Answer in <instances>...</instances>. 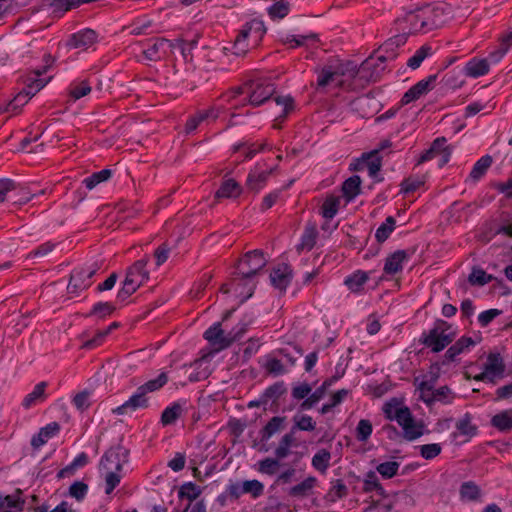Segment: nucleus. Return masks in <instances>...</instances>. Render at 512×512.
Instances as JSON below:
<instances>
[{"label": "nucleus", "mask_w": 512, "mask_h": 512, "mask_svg": "<svg viewBox=\"0 0 512 512\" xmlns=\"http://www.w3.org/2000/svg\"><path fill=\"white\" fill-rule=\"evenodd\" d=\"M91 92V87L86 81L81 82L79 85H76L71 88L70 95L75 100L80 99L83 96L88 95Z\"/></svg>", "instance_id": "obj_64"}, {"label": "nucleus", "mask_w": 512, "mask_h": 512, "mask_svg": "<svg viewBox=\"0 0 512 512\" xmlns=\"http://www.w3.org/2000/svg\"><path fill=\"white\" fill-rule=\"evenodd\" d=\"M47 386L46 382L38 383L34 390L29 393L23 400V406L28 408L30 407L36 400L43 399L45 397V388Z\"/></svg>", "instance_id": "obj_38"}, {"label": "nucleus", "mask_w": 512, "mask_h": 512, "mask_svg": "<svg viewBox=\"0 0 512 512\" xmlns=\"http://www.w3.org/2000/svg\"><path fill=\"white\" fill-rule=\"evenodd\" d=\"M89 396L90 393L86 390L77 393L73 398V403L76 406L77 409L84 411L90 406L89 403Z\"/></svg>", "instance_id": "obj_63"}, {"label": "nucleus", "mask_w": 512, "mask_h": 512, "mask_svg": "<svg viewBox=\"0 0 512 512\" xmlns=\"http://www.w3.org/2000/svg\"><path fill=\"white\" fill-rule=\"evenodd\" d=\"M330 457H331L330 453L327 450L322 449L313 456L312 465L317 470L323 472L327 469V467L329 465Z\"/></svg>", "instance_id": "obj_45"}, {"label": "nucleus", "mask_w": 512, "mask_h": 512, "mask_svg": "<svg viewBox=\"0 0 512 512\" xmlns=\"http://www.w3.org/2000/svg\"><path fill=\"white\" fill-rule=\"evenodd\" d=\"M280 465L278 458H265L259 462V471L268 475L276 473L277 468Z\"/></svg>", "instance_id": "obj_49"}, {"label": "nucleus", "mask_w": 512, "mask_h": 512, "mask_svg": "<svg viewBox=\"0 0 512 512\" xmlns=\"http://www.w3.org/2000/svg\"><path fill=\"white\" fill-rule=\"evenodd\" d=\"M295 428H291L279 441L278 447L275 449V456L279 460L286 458L290 454V448L296 446V438L294 436Z\"/></svg>", "instance_id": "obj_18"}, {"label": "nucleus", "mask_w": 512, "mask_h": 512, "mask_svg": "<svg viewBox=\"0 0 512 512\" xmlns=\"http://www.w3.org/2000/svg\"><path fill=\"white\" fill-rule=\"evenodd\" d=\"M436 75L429 76L426 80H421L412 86L403 96L402 103L408 104L412 101L419 99L421 96L427 94L433 89V84L436 80Z\"/></svg>", "instance_id": "obj_11"}, {"label": "nucleus", "mask_w": 512, "mask_h": 512, "mask_svg": "<svg viewBox=\"0 0 512 512\" xmlns=\"http://www.w3.org/2000/svg\"><path fill=\"white\" fill-rule=\"evenodd\" d=\"M148 262L149 258L146 257L134 262L127 269L126 276L123 281V286L117 294V298L119 300H126L128 297L134 294L141 285L149 280V271L146 269Z\"/></svg>", "instance_id": "obj_2"}, {"label": "nucleus", "mask_w": 512, "mask_h": 512, "mask_svg": "<svg viewBox=\"0 0 512 512\" xmlns=\"http://www.w3.org/2000/svg\"><path fill=\"white\" fill-rule=\"evenodd\" d=\"M315 72L318 74V88H325L337 80V87L343 90H353L355 88L353 80L368 82L376 80L379 76L378 71L371 63V57L364 60L360 66L352 61H332L317 68Z\"/></svg>", "instance_id": "obj_1"}, {"label": "nucleus", "mask_w": 512, "mask_h": 512, "mask_svg": "<svg viewBox=\"0 0 512 512\" xmlns=\"http://www.w3.org/2000/svg\"><path fill=\"white\" fill-rule=\"evenodd\" d=\"M285 417L275 416L272 417L269 422L263 427L260 431L261 440L267 441L270 439L275 433L279 432L284 428Z\"/></svg>", "instance_id": "obj_21"}, {"label": "nucleus", "mask_w": 512, "mask_h": 512, "mask_svg": "<svg viewBox=\"0 0 512 512\" xmlns=\"http://www.w3.org/2000/svg\"><path fill=\"white\" fill-rule=\"evenodd\" d=\"M464 71L467 76L477 78L488 73L489 64L486 59H472L466 64Z\"/></svg>", "instance_id": "obj_20"}, {"label": "nucleus", "mask_w": 512, "mask_h": 512, "mask_svg": "<svg viewBox=\"0 0 512 512\" xmlns=\"http://www.w3.org/2000/svg\"><path fill=\"white\" fill-rule=\"evenodd\" d=\"M290 11V3L286 0H279L268 8V15L271 19H283Z\"/></svg>", "instance_id": "obj_30"}, {"label": "nucleus", "mask_w": 512, "mask_h": 512, "mask_svg": "<svg viewBox=\"0 0 512 512\" xmlns=\"http://www.w3.org/2000/svg\"><path fill=\"white\" fill-rule=\"evenodd\" d=\"M274 168L269 171H251L248 174L246 186L249 190L258 192L266 183L268 176L273 172Z\"/></svg>", "instance_id": "obj_17"}, {"label": "nucleus", "mask_w": 512, "mask_h": 512, "mask_svg": "<svg viewBox=\"0 0 512 512\" xmlns=\"http://www.w3.org/2000/svg\"><path fill=\"white\" fill-rule=\"evenodd\" d=\"M395 219L392 216L386 218L385 223H383L376 231L375 237L378 242L382 243L387 240L391 232L395 227Z\"/></svg>", "instance_id": "obj_37"}, {"label": "nucleus", "mask_w": 512, "mask_h": 512, "mask_svg": "<svg viewBox=\"0 0 512 512\" xmlns=\"http://www.w3.org/2000/svg\"><path fill=\"white\" fill-rule=\"evenodd\" d=\"M44 88L43 82H38L29 89H23L19 92L5 107L4 111H16L21 106L25 105L29 98L33 97L37 92Z\"/></svg>", "instance_id": "obj_12"}, {"label": "nucleus", "mask_w": 512, "mask_h": 512, "mask_svg": "<svg viewBox=\"0 0 512 512\" xmlns=\"http://www.w3.org/2000/svg\"><path fill=\"white\" fill-rule=\"evenodd\" d=\"M491 424L502 432L512 430V409L494 415L491 419Z\"/></svg>", "instance_id": "obj_22"}, {"label": "nucleus", "mask_w": 512, "mask_h": 512, "mask_svg": "<svg viewBox=\"0 0 512 512\" xmlns=\"http://www.w3.org/2000/svg\"><path fill=\"white\" fill-rule=\"evenodd\" d=\"M484 370L487 371L493 378L496 376H503L505 365L499 353H490L488 355Z\"/></svg>", "instance_id": "obj_19"}, {"label": "nucleus", "mask_w": 512, "mask_h": 512, "mask_svg": "<svg viewBox=\"0 0 512 512\" xmlns=\"http://www.w3.org/2000/svg\"><path fill=\"white\" fill-rule=\"evenodd\" d=\"M347 495V487L343 483L342 480H336L331 489L329 490L326 498L331 501L335 502L338 499H341Z\"/></svg>", "instance_id": "obj_40"}, {"label": "nucleus", "mask_w": 512, "mask_h": 512, "mask_svg": "<svg viewBox=\"0 0 512 512\" xmlns=\"http://www.w3.org/2000/svg\"><path fill=\"white\" fill-rule=\"evenodd\" d=\"M271 283L277 289L284 291L292 279V270L287 264L279 265L270 274Z\"/></svg>", "instance_id": "obj_13"}, {"label": "nucleus", "mask_w": 512, "mask_h": 512, "mask_svg": "<svg viewBox=\"0 0 512 512\" xmlns=\"http://www.w3.org/2000/svg\"><path fill=\"white\" fill-rule=\"evenodd\" d=\"M149 406L148 397L137 388L136 392L122 405L114 408L112 412L117 415H125L135 412L140 408H147Z\"/></svg>", "instance_id": "obj_8"}, {"label": "nucleus", "mask_w": 512, "mask_h": 512, "mask_svg": "<svg viewBox=\"0 0 512 512\" xmlns=\"http://www.w3.org/2000/svg\"><path fill=\"white\" fill-rule=\"evenodd\" d=\"M368 280V276L364 272H356L350 277L346 278L345 285L353 291L357 292L360 290V288L363 286V284Z\"/></svg>", "instance_id": "obj_39"}, {"label": "nucleus", "mask_w": 512, "mask_h": 512, "mask_svg": "<svg viewBox=\"0 0 512 512\" xmlns=\"http://www.w3.org/2000/svg\"><path fill=\"white\" fill-rule=\"evenodd\" d=\"M325 386H320L312 394H309L306 399L301 403L300 408L302 410H308L312 408L317 402H319L325 395Z\"/></svg>", "instance_id": "obj_44"}, {"label": "nucleus", "mask_w": 512, "mask_h": 512, "mask_svg": "<svg viewBox=\"0 0 512 512\" xmlns=\"http://www.w3.org/2000/svg\"><path fill=\"white\" fill-rule=\"evenodd\" d=\"M433 13L434 10L428 7L418 8L415 11L409 12L406 16V21L411 25L410 32L414 33L422 29H432L435 26V22L431 18Z\"/></svg>", "instance_id": "obj_5"}, {"label": "nucleus", "mask_w": 512, "mask_h": 512, "mask_svg": "<svg viewBox=\"0 0 512 512\" xmlns=\"http://www.w3.org/2000/svg\"><path fill=\"white\" fill-rule=\"evenodd\" d=\"M165 42H169V40L166 38H157L156 42L150 48L143 51L144 57L149 61L160 60L159 50Z\"/></svg>", "instance_id": "obj_47"}, {"label": "nucleus", "mask_w": 512, "mask_h": 512, "mask_svg": "<svg viewBox=\"0 0 512 512\" xmlns=\"http://www.w3.org/2000/svg\"><path fill=\"white\" fill-rule=\"evenodd\" d=\"M201 492L202 490L199 486L192 482H188L181 486L179 490V497L193 501L201 494Z\"/></svg>", "instance_id": "obj_42"}, {"label": "nucleus", "mask_w": 512, "mask_h": 512, "mask_svg": "<svg viewBox=\"0 0 512 512\" xmlns=\"http://www.w3.org/2000/svg\"><path fill=\"white\" fill-rule=\"evenodd\" d=\"M287 391L284 382H277L272 386L268 387L265 392L262 394L264 396V400L267 402L269 400H277L280 396L285 394Z\"/></svg>", "instance_id": "obj_43"}, {"label": "nucleus", "mask_w": 512, "mask_h": 512, "mask_svg": "<svg viewBox=\"0 0 512 512\" xmlns=\"http://www.w3.org/2000/svg\"><path fill=\"white\" fill-rule=\"evenodd\" d=\"M119 472L120 471H105L106 494H110L120 483L121 476L119 475Z\"/></svg>", "instance_id": "obj_58"}, {"label": "nucleus", "mask_w": 512, "mask_h": 512, "mask_svg": "<svg viewBox=\"0 0 512 512\" xmlns=\"http://www.w3.org/2000/svg\"><path fill=\"white\" fill-rule=\"evenodd\" d=\"M126 457V452H121L120 448L109 449L105 452L100 461V470L121 471L124 463L127 462Z\"/></svg>", "instance_id": "obj_7"}, {"label": "nucleus", "mask_w": 512, "mask_h": 512, "mask_svg": "<svg viewBox=\"0 0 512 512\" xmlns=\"http://www.w3.org/2000/svg\"><path fill=\"white\" fill-rule=\"evenodd\" d=\"M241 193L239 184L234 179H229L223 182L217 190L216 198H232L237 197Z\"/></svg>", "instance_id": "obj_23"}, {"label": "nucleus", "mask_w": 512, "mask_h": 512, "mask_svg": "<svg viewBox=\"0 0 512 512\" xmlns=\"http://www.w3.org/2000/svg\"><path fill=\"white\" fill-rule=\"evenodd\" d=\"M406 42V36L404 35H396L390 39H388L382 46L379 47V50H383L385 54L394 55L396 48L400 47Z\"/></svg>", "instance_id": "obj_41"}, {"label": "nucleus", "mask_w": 512, "mask_h": 512, "mask_svg": "<svg viewBox=\"0 0 512 512\" xmlns=\"http://www.w3.org/2000/svg\"><path fill=\"white\" fill-rule=\"evenodd\" d=\"M316 483L315 477H308L301 483L293 486L289 490V495L293 497H306L311 494V491Z\"/></svg>", "instance_id": "obj_24"}, {"label": "nucleus", "mask_w": 512, "mask_h": 512, "mask_svg": "<svg viewBox=\"0 0 512 512\" xmlns=\"http://www.w3.org/2000/svg\"><path fill=\"white\" fill-rule=\"evenodd\" d=\"M88 492V485L82 481H75L69 487V495L75 498L77 501H81L85 498Z\"/></svg>", "instance_id": "obj_50"}, {"label": "nucleus", "mask_w": 512, "mask_h": 512, "mask_svg": "<svg viewBox=\"0 0 512 512\" xmlns=\"http://www.w3.org/2000/svg\"><path fill=\"white\" fill-rule=\"evenodd\" d=\"M340 205V198L336 196H329L326 198L322 205V216L326 219L333 218L337 212Z\"/></svg>", "instance_id": "obj_33"}, {"label": "nucleus", "mask_w": 512, "mask_h": 512, "mask_svg": "<svg viewBox=\"0 0 512 512\" xmlns=\"http://www.w3.org/2000/svg\"><path fill=\"white\" fill-rule=\"evenodd\" d=\"M182 407L178 403H174L171 407H167L161 415V423L163 425L173 424L182 414Z\"/></svg>", "instance_id": "obj_32"}, {"label": "nucleus", "mask_w": 512, "mask_h": 512, "mask_svg": "<svg viewBox=\"0 0 512 512\" xmlns=\"http://www.w3.org/2000/svg\"><path fill=\"white\" fill-rule=\"evenodd\" d=\"M460 495L465 500L475 501L480 497V488L474 482H464L460 487Z\"/></svg>", "instance_id": "obj_36"}, {"label": "nucleus", "mask_w": 512, "mask_h": 512, "mask_svg": "<svg viewBox=\"0 0 512 512\" xmlns=\"http://www.w3.org/2000/svg\"><path fill=\"white\" fill-rule=\"evenodd\" d=\"M317 229L314 225L308 224L303 233L300 244L297 246V250L300 252L304 249L311 250L317 238Z\"/></svg>", "instance_id": "obj_26"}, {"label": "nucleus", "mask_w": 512, "mask_h": 512, "mask_svg": "<svg viewBox=\"0 0 512 512\" xmlns=\"http://www.w3.org/2000/svg\"><path fill=\"white\" fill-rule=\"evenodd\" d=\"M112 175V171L110 169H104L99 172L93 173L90 177L84 179L83 183L86 188L92 190L101 182L107 181Z\"/></svg>", "instance_id": "obj_34"}, {"label": "nucleus", "mask_w": 512, "mask_h": 512, "mask_svg": "<svg viewBox=\"0 0 512 512\" xmlns=\"http://www.w3.org/2000/svg\"><path fill=\"white\" fill-rule=\"evenodd\" d=\"M204 338L210 344L218 346V349L228 348L235 342V337L229 336V333L224 335V330L221 328V323L219 322L205 331Z\"/></svg>", "instance_id": "obj_9"}, {"label": "nucleus", "mask_w": 512, "mask_h": 512, "mask_svg": "<svg viewBox=\"0 0 512 512\" xmlns=\"http://www.w3.org/2000/svg\"><path fill=\"white\" fill-rule=\"evenodd\" d=\"M372 433V424L369 420L362 419L359 421L356 429V437L359 441H366Z\"/></svg>", "instance_id": "obj_54"}, {"label": "nucleus", "mask_w": 512, "mask_h": 512, "mask_svg": "<svg viewBox=\"0 0 512 512\" xmlns=\"http://www.w3.org/2000/svg\"><path fill=\"white\" fill-rule=\"evenodd\" d=\"M376 469L383 477L392 478L397 474L399 463L395 461L384 462L379 464Z\"/></svg>", "instance_id": "obj_53"}, {"label": "nucleus", "mask_w": 512, "mask_h": 512, "mask_svg": "<svg viewBox=\"0 0 512 512\" xmlns=\"http://www.w3.org/2000/svg\"><path fill=\"white\" fill-rule=\"evenodd\" d=\"M395 419L403 429L409 428V424L414 420L410 410L407 407L399 408L396 411Z\"/></svg>", "instance_id": "obj_57"}, {"label": "nucleus", "mask_w": 512, "mask_h": 512, "mask_svg": "<svg viewBox=\"0 0 512 512\" xmlns=\"http://www.w3.org/2000/svg\"><path fill=\"white\" fill-rule=\"evenodd\" d=\"M206 119H207V114L206 113L198 112L196 115H194L191 118H189L188 121L186 122L185 132L187 134H190L191 132L196 130V128L198 127V125L201 122H203Z\"/></svg>", "instance_id": "obj_62"}, {"label": "nucleus", "mask_w": 512, "mask_h": 512, "mask_svg": "<svg viewBox=\"0 0 512 512\" xmlns=\"http://www.w3.org/2000/svg\"><path fill=\"white\" fill-rule=\"evenodd\" d=\"M491 164H492L491 156L485 155V156L481 157L475 163V165L470 173V178L475 181L480 179L485 174V172L487 171V169L490 167Z\"/></svg>", "instance_id": "obj_31"}, {"label": "nucleus", "mask_w": 512, "mask_h": 512, "mask_svg": "<svg viewBox=\"0 0 512 512\" xmlns=\"http://www.w3.org/2000/svg\"><path fill=\"white\" fill-rule=\"evenodd\" d=\"M90 286V283H85L83 279H81V274H77L75 271L70 276V281L68 284V291L71 293H75L78 290L85 289Z\"/></svg>", "instance_id": "obj_56"}, {"label": "nucleus", "mask_w": 512, "mask_h": 512, "mask_svg": "<svg viewBox=\"0 0 512 512\" xmlns=\"http://www.w3.org/2000/svg\"><path fill=\"white\" fill-rule=\"evenodd\" d=\"M430 49L431 48L429 46H422L416 51L415 55L408 60L407 65L412 69L418 68L423 60L429 55Z\"/></svg>", "instance_id": "obj_51"}, {"label": "nucleus", "mask_w": 512, "mask_h": 512, "mask_svg": "<svg viewBox=\"0 0 512 512\" xmlns=\"http://www.w3.org/2000/svg\"><path fill=\"white\" fill-rule=\"evenodd\" d=\"M444 328H450V325L443 320L436 321L434 327L424 336L422 343L431 348L433 352L437 353L436 347H440L439 345H441V333Z\"/></svg>", "instance_id": "obj_14"}, {"label": "nucleus", "mask_w": 512, "mask_h": 512, "mask_svg": "<svg viewBox=\"0 0 512 512\" xmlns=\"http://www.w3.org/2000/svg\"><path fill=\"white\" fill-rule=\"evenodd\" d=\"M408 259V253L405 250H398L388 256L384 265L386 274H396L402 270V263Z\"/></svg>", "instance_id": "obj_16"}, {"label": "nucleus", "mask_w": 512, "mask_h": 512, "mask_svg": "<svg viewBox=\"0 0 512 512\" xmlns=\"http://www.w3.org/2000/svg\"><path fill=\"white\" fill-rule=\"evenodd\" d=\"M419 448L421 456L426 460L434 459L442 451L441 446L437 443L425 444L420 446Z\"/></svg>", "instance_id": "obj_55"}, {"label": "nucleus", "mask_w": 512, "mask_h": 512, "mask_svg": "<svg viewBox=\"0 0 512 512\" xmlns=\"http://www.w3.org/2000/svg\"><path fill=\"white\" fill-rule=\"evenodd\" d=\"M424 184V180L421 178H407L401 184V191L404 193H411L416 191L419 187Z\"/></svg>", "instance_id": "obj_61"}, {"label": "nucleus", "mask_w": 512, "mask_h": 512, "mask_svg": "<svg viewBox=\"0 0 512 512\" xmlns=\"http://www.w3.org/2000/svg\"><path fill=\"white\" fill-rule=\"evenodd\" d=\"M275 93V87L270 83L251 82L249 83V103L259 106L268 100Z\"/></svg>", "instance_id": "obj_6"}, {"label": "nucleus", "mask_w": 512, "mask_h": 512, "mask_svg": "<svg viewBox=\"0 0 512 512\" xmlns=\"http://www.w3.org/2000/svg\"><path fill=\"white\" fill-rule=\"evenodd\" d=\"M457 429L461 434L467 436H473L476 434L477 428L471 424L470 418L468 416L460 419L456 424Z\"/></svg>", "instance_id": "obj_60"}, {"label": "nucleus", "mask_w": 512, "mask_h": 512, "mask_svg": "<svg viewBox=\"0 0 512 512\" xmlns=\"http://www.w3.org/2000/svg\"><path fill=\"white\" fill-rule=\"evenodd\" d=\"M264 486L258 480H247L243 482L242 492L250 493L253 497H258L263 493Z\"/></svg>", "instance_id": "obj_52"}, {"label": "nucleus", "mask_w": 512, "mask_h": 512, "mask_svg": "<svg viewBox=\"0 0 512 512\" xmlns=\"http://www.w3.org/2000/svg\"><path fill=\"white\" fill-rule=\"evenodd\" d=\"M60 431V425L57 422H52L41 428L39 433L33 436L31 446L37 450L43 446L48 439L55 436Z\"/></svg>", "instance_id": "obj_15"}, {"label": "nucleus", "mask_w": 512, "mask_h": 512, "mask_svg": "<svg viewBox=\"0 0 512 512\" xmlns=\"http://www.w3.org/2000/svg\"><path fill=\"white\" fill-rule=\"evenodd\" d=\"M474 345V341L470 337H462L455 344H453L445 353L448 361H454L455 357L462 353L465 348Z\"/></svg>", "instance_id": "obj_28"}, {"label": "nucleus", "mask_w": 512, "mask_h": 512, "mask_svg": "<svg viewBox=\"0 0 512 512\" xmlns=\"http://www.w3.org/2000/svg\"><path fill=\"white\" fill-rule=\"evenodd\" d=\"M363 489L365 492H370V491L376 490V491H378V493L380 495H384V489L380 485V483L378 481V477L375 474V472H373V471H370L367 473L366 478L364 480V488Z\"/></svg>", "instance_id": "obj_46"}, {"label": "nucleus", "mask_w": 512, "mask_h": 512, "mask_svg": "<svg viewBox=\"0 0 512 512\" xmlns=\"http://www.w3.org/2000/svg\"><path fill=\"white\" fill-rule=\"evenodd\" d=\"M361 178L354 175L344 181L342 185L343 195L348 201L354 199L360 193Z\"/></svg>", "instance_id": "obj_25"}, {"label": "nucleus", "mask_w": 512, "mask_h": 512, "mask_svg": "<svg viewBox=\"0 0 512 512\" xmlns=\"http://www.w3.org/2000/svg\"><path fill=\"white\" fill-rule=\"evenodd\" d=\"M265 33L266 27L262 20H251L243 27V29L239 32L238 36L234 40L231 47L232 53L236 56H244L248 51L247 39L249 35L252 34L255 45H258ZM224 50L230 51V48L225 46Z\"/></svg>", "instance_id": "obj_4"}, {"label": "nucleus", "mask_w": 512, "mask_h": 512, "mask_svg": "<svg viewBox=\"0 0 512 512\" xmlns=\"http://www.w3.org/2000/svg\"><path fill=\"white\" fill-rule=\"evenodd\" d=\"M267 265V259L264 256L262 250H253L244 254L243 258L238 260L235 268L236 280H249L255 277L265 266Z\"/></svg>", "instance_id": "obj_3"}, {"label": "nucleus", "mask_w": 512, "mask_h": 512, "mask_svg": "<svg viewBox=\"0 0 512 512\" xmlns=\"http://www.w3.org/2000/svg\"><path fill=\"white\" fill-rule=\"evenodd\" d=\"M115 307L108 302H99L94 305L90 315H98L100 318L110 315L114 312Z\"/></svg>", "instance_id": "obj_59"}, {"label": "nucleus", "mask_w": 512, "mask_h": 512, "mask_svg": "<svg viewBox=\"0 0 512 512\" xmlns=\"http://www.w3.org/2000/svg\"><path fill=\"white\" fill-rule=\"evenodd\" d=\"M494 279L495 278L492 275L487 274L481 268H473L472 272L470 273V275L468 277V281L471 285H478V286H483V285L491 282Z\"/></svg>", "instance_id": "obj_35"}, {"label": "nucleus", "mask_w": 512, "mask_h": 512, "mask_svg": "<svg viewBox=\"0 0 512 512\" xmlns=\"http://www.w3.org/2000/svg\"><path fill=\"white\" fill-rule=\"evenodd\" d=\"M98 35L96 31L86 28L71 35L67 46L73 49L86 50L96 43Z\"/></svg>", "instance_id": "obj_10"}, {"label": "nucleus", "mask_w": 512, "mask_h": 512, "mask_svg": "<svg viewBox=\"0 0 512 512\" xmlns=\"http://www.w3.org/2000/svg\"><path fill=\"white\" fill-rule=\"evenodd\" d=\"M168 382V375L166 372H162L158 375L157 378L151 379L139 386V390H141L146 396L148 393H153L160 390L164 385Z\"/></svg>", "instance_id": "obj_27"}, {"label": "nucleus", "mask_w": 512, "mask_h": 512, "mask_svg": "<svg viewBox=\"0 0 512 512\" xmlns=\"http://www.w3.org/2000/svg\"><path fill=\"white\" fill-rule=\"evenodd\" d=\"M295 425L292 428L296 430L302 431H313L315 429V422L312 420L310 416L302 415V416H294Z\"/></svg>", "instance_id": "obj_48"}, {"label": "nucleus", "mask_w": 512, "mask_h": 512, "mask_svg": "<svg viewBox=\"0 0 512 512\" xmlns=\"http://www.w3.org/2000/svg\"><path fill=\"white\" fill-rule=\"evenodd\" d=\"M418 378H415L414 383L417 386V389L420 392V399L423 400L426 404H432V396L434 394L433 381H428L427 379L418 382Z\"/></svg>", "instance_id": "obj_29"}]
</instances>
